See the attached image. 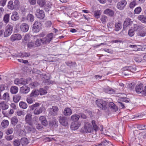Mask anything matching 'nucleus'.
I'll return each instance as SVG.
<instances>
[{"instance_id": "nucleus-63", "label": "nucleus", "mask_w": 146, "mask_h": 146, "mask_svg": "<svg viewBox=\"0 0 146 146\" xmlns=\"http://www.w3.org/2000/svg\"><path fill=\"white\" fill-rule=\"evenodd\" d=\"M5 85L3 84L1 85L0 87V91L1 92L2 91L4 90L5 89Z\"/></svg>"}, {"instance_id": "nucleus-22", "label": "nucleus", "mask_w": 146, "mask_h": 146, "mask_svg": "<svg viewBox=\"0 0 146 146\" xmlns=\"http://www.w3.org/2000/svg\"><path fill=\"white\" fill-rule=\"evenodd\" d=\"M30 56V54L29 52H20L18 54V56L19 57L21 58H24V57H29Z\"/></svg>"}, {"instance_id": "nucleus-14", "label": "nucleus", "mask_w": 146, "mask_h": 146, "mask_svg": "<svg viewBox=\"0 0 146 146\" xmlns=\"http://www.w3.org/2000/svg\"><path fill=\"white\" fill-rule=\"evenodd\" d=\"M86 119V115L83 113H80L78 114H74L71 116V119Z\"/></svg>"}, {"instance_id": "nucleus-56", "label": "nucleus", "mask_w": 146, "mask_h": 146, "mask_svg": "<svg viewBox=\"0 0 146 146\" xmlns=\"http://www.w3.org/2000/svg\"><path fill=\"white\" fill-rule=\"evenodd\" d=\"M107 17L105 15L102 16L101 19V20L103 23L105 22L107 20Z\"/></svg>"}, {"instance_id": "nucleus-57", "label": "nucleus", "mask_w": 146, "mask_h": 146, "mask_svg": "<svg viewBox=\"0 0 146 146\" xmlns=\"http://www.w3.org/2000/svg\"><path fill=\"white\" fill-rule=\"evenodd\" d=\"M18 122V119H11V123L14 125H16Z\"/></svg>"}, {"instance_id": "nucleus-24", "label": "nucleus", "mask_w": 146, "mask_h": 146, "mask_svg": "<svg viewBox=\"0 0 146 146\" xmlns=\"http://www.w3.org/2000/svg\"><path fill=\"white\" fill-rule=\"evenodd\" d=\"M1 99L5 100L6 101H8L9 100V93L6 92L4 93L1 97Z\"/></svg>"}, {"instance_id": "nucleus-51", "label": "nucleus", "mask_w": 146, "mask_h": 146, "mask_svg": "<svg viewBox=\"0 0 146 146\" xmlns=\"http://www.w3.org/2000/svg\"><path fill=\"white\" fill-rule=\"evenodd\" d=\"M135 31L133 29H129L128 31V34L130 36H132L134 35Z\"/></svg>"}, {"instance_id": "nucleus-11", "label": "nucleus", "mask_w": 146, "mask_h": 146, "mask_svg": "<svg viewBox=\"0 0 146 146\" xmlns=\"http://www.w3.org/2000/svg\"><path fill=\"white\" fill-rule=\"evenodd\" d=\"M36 17L39 19H43L44 17V13L42 10L38 9L36 10Z\"/></svg>"}, {"instance_id": "nucleus-60", "label": "nucleus", "mask_w": 146, "mask_h": 146, "mask_svg": "<svg viewBox=\"0 0 146 146\" xmlns=\"http://www.w3.org/2000/svg\"><path fill=\"white\" fill-rule=\"evenodd\" d=\"M144 96H146V86H145L144 89L143 88V89L141 93Z\"/></svg>"}, {"instance_id": "nucleus-53", "label": "nucleus", "mask_w": 146, "mask_h": 146, "mask_svg": "<svg viewBox=\"0 0 146 146\" xmlns=\"http://www.w3.org/2000/svg\"><path fill=\"white\" fill-rule=\"evenodd\" d=\"M14 136L13 135H7L5 136V138L7 141H11L14 138Z\"/></svg>"}, {"instance_id": "nucleus-10", "label": "nucleus", "mask_w": 146, "mask_h": 146, "mask_svg": "<svg viewBox=\"0 0 146 146\" xmlns=\"http://www.w3.org/2000/svg\"><path fill=\"white\" fill-rule=\"evenodd\" d=\"M14 82L15 84L18 85L26 84L28 82L27 80L23 78H21L20 79L16 78L14 80Z\"/></svg>"}, {"instance_id": "nucleus-26", "label": "nucleus", "mask_w": 146, "mask_h": 146, "mask_svg": "<svg viewBox=\"0 0 146 146\" xmlns=\"http://www.w3.org/2000/svg\"><path fill=\"white\" fill-rule=\"evenodd\" d=\"M60 123L62 125L66 126L68 125V119H59Z\"/></svg>"}, {"instance_id": "nucleus-37", "label": "nucleus", "mask_w": 146, "mask_h": 146, "mask_svg": "<svg viewBox=\"0 0 146 146\" xmlns=\"http://www.w3.org/2000/svg\"><path fill=\"white\" fill-rule=\"evenodd\" d=\"M9 14H5L4 16L3 21L4 22L6 23L7 24L8 23L9 21Z\"/></svg>"}, {"instance_id": "nucleus-21", "label": "nucleus", "mask_w": 146, "mask_h": 146, "mask_svg": "<svg viewBox=\"0 0 146 146\" xmlns=\"http://www.w3.org/2000/svg\"><path fill=\"white\" fill-rule=\"evenodd\" d=\"M110 107L111 111L113 112H115L118 110L117 107L112 102H110Z\"/></svg>"}, {"instance_id": "nucleus-40", "label": "nucleus", "mask_w": 146, "mask_h": 146, "mask_svg": "<svg viewBox=\"0 0 146 146\" xmlns=\"http://www.w3.org/2000/svg\"><path fill=\"white\" fill-rule=\"evenodd\" d=\"M39 92L41 95H44L47 93V90L44 88H41L40 89Z\"/></svg>"}, {"instance_id": "nucleus-59", "label": "nucleus", "mask_w": 146, "mask_h": 146, "mask_svg": "<svg viewBox=\"0 0 146 146\" xmlns=\"http://www.w3.org/2000/svg\"><path fill=\"white\" fill-rule=\"evenodd\" d=\"M31 113L30 112L27 113L25 118V119H31Z\"/></svg>"}, {"instance_id": "nucleus-54", "label": "nucleus", "mask_w": 146, "mask_h": 146, "mask_svg": "<svg viewBox=\"0 0 146 146\" xmlns=\"http://www.w3.org/2000/svg\"><path fill=\"white\" fill-rule=\"evenodd\" d=\"M13 131V129L12 128H9L6 131V134L7 135H9L10 134H12Z\"/></svg>"}, {"instance_id": "nucleus-23", "label": "nucleus", "mask_w": 146, "mask_h": 146, "mask_svg": "<svg viewBox=\"0 0 146 146\" xmlns=\"http://www.w3.org/2000/svg\"><path fill=\"white\" fill-rule=\"evenodd\" d=\"M18 91V88L17 86H12L11 87L10 89L11 93L12 94H15L17 93Z\"/></svg>"}, {"instance_id": "nucleus-38", "label": "nucleus", "mask_w": 146, "mask_h": 146, "mask_svg": "<svg viewBox=\"0 0 146 146\" xmlns=\"http://www.w3.org/2000/svg\"><path fill=\"white\" fill-rule=\"evenodd\" d=\"M19 106L21 108L23 109H25L27 108L28 106L26 103L23 102H19Z\"/></svg>"}, {"instance_id": "nucleus-4", "label": "nucleus", "mask_w": 146, "mask_h": 146, "mask_svg": "<svg viewBox=\"0 0 146 146\" xmlns=\"http://www.w3.org/2000/svg\"><path fill=\"white\" fill-rule=\"evenodd\" d=\"M53 37V34L50 33L45 37L41 38L42 43L43 44H47L50 43Z\"/></svg>"}, {"instance_id": "nucleus-3", "label": "nucleus", "mask_w": 146, "mask_h": 146, "mask_svg": "<svg viewBox=\"0 0 146 146\" xmlns=\"http://www.w3.org/2000/svg\"><path fill=\"white\" fill-rule=\"evenodd\" d=\"M19 7V2L18 0H15L14 3L12 1H10L8 2L7 7L10 10H18Z\"/></svg>"}, {"instance_id": "nucleus-49", "label": "nucleus", "mask_w": 146, "mask_h": 146, "mask_svg": "<svg viewBox=\"0 0 146 146\" xmlns=\"http://www.w3.org/2000/svg\"><path fill=\"white\" fill-rule=\"evenodd\" d=\"M136 5V1H134L130 3L129 7L131 9H133Z\"/></svg>"}, {"instance_id": "nucleus-39", "label": "nucleus", "mask_w": 146, "mask_h": 146, "mask_svg": "<svg viewBox=\"0 0 146 146\" xmlns=\"http://www.w3.org/2000/svg\"><path fill=\"white\" fill-rule=\"evenodd\" d=\"M8 121L7 120L4 119L1 123L2 126L4 127H6L9 125Z\"/></svg>"}, {"instance_id": "nucleus-2", "label": "nucleus", "mask_w": 146, "mask_h": 146, "mask_svg": "<svg viewBox=\"0 0 146 146\" xmlns=\"http://www.w3.org/2000/svg\"><path fill=\"white\" fill-rule=\"evenodd\" d=\"M40 104L36 103L30 107V110H34L33 112L35 114H39L42 112L43 109L42 106L40 107Z\"/></svg>"}, {"instance_id": "nucleus-64", "label": "nucleus", "mask_w": 146, "mask_h": 146, "mask_svg": "<svg viewBox=\"0 0 146 146\" xmlns=\"http://www.w3.org/2000/svg\"><path fill=\"white\" fill-rule=\"evenodd\" d=\"M46 24L47 27H50L51 25V22L50 21H48L46 22Z\"/></svg>"}, {"instance_id": "nucleus-18", "label": "nucleus", "mask_w": 146, "mask_h": 146, "mask_svg": "<svg viewBox=\"0 0 146 146\" xmlns=\"http://www.w3.org/2000/svg\"><path fill=\"white\" fill-rule=\"evenodd\" d=\"M19 18L18 13L16 11L13 12V13L12 15L11 16V20L16 21L18 20Z\"/></svg>"}, {"instance_id": "nucleus-61", "label": "nucleus", "mask_w": 146, "mask_h": 146, "mask_svg": "<svg viewBox=\"0 0 146 146\" xmlns=\"http://www.w3.org/2000/svg\"><path fill=\"white\" fill-rule=\"evenodd\" d=\"M42 124L44 126H46L48 125V122L46 119H44L41 122Z\"/></svg>"}, {"instance_id": "nucleus-62", "label": "nucleus", "mask_w": 146, "mask_h": 146, "mask_svg": "<svg viewBox=\"0 0 146 146\" xmlns=\"http://www.w3.org/2000/svg\"><path fill=\"white\" fill-rule=\"evenodd\" d=\"M36 0H29V1L31 5H34L36 4Z\"/></svg>"}, {"instance_id": "nucleus-55", "label": "nucleus", "mask_w": 146, "mask_h": 146, "mask_svg": "<svg viewBox=\"0 0 146 146\" xmlns=\"http://www.w3.org/2000/svg\"><path fill=\"white\" fill-rule=\"evenodd\" d=\"M7 0H0V6L4 7L6 5Z\"/></svg>"}, {"instance_id": "nucleus-19", "label": "nucleus", "mask_w": 146, "mask_h": 146, "mask_svg": "<svg viewBox=\"0 0 146 146\" xmlns=\"http://www.w3.org/2000/svg\"><path fill=\"white\" fill-rule=\"evenodd\" d=\"M132 23V21L129 19H126L125 21L123 24V29L124 30L126 29V27Z\"/></svg>"}, {"instance_id": "nucleus-32", "label": "nucleus", "mask_w": 146, "mask_h": 146, "mask_svg": "<svg viewBox=\"0 0 146 146\" xmlns=\"http://www.w3.org/2000/svg\"><path fill=\"white\" fill-rule=\"evenodd\" d=\"M30 38L31 36L30 35L27 34L24 36V40H23V42L25 43H27L30 41Z\"/></svg>"}, {"instance_id": "nucleus-46", "label": "nucleus", "mask_w": 146, "mask_h": 146, "mask_svg": "<svg viewBox=\"0 0 146 146\" xmlns=\"http://www.w3.org/2000/svg\"><path fill=\"white\" fill-rule=\"evenodd\" d=\"M32 97L30 96L27 97V101L29 104H32L34 101V100Z\"/></svg>"}, {"instance_id": "nucleus-31", "label": "nucleus", "mask_w": 146, "mask_h": 146, "mask_svg": "<svg viewBox=\"0 0 146 146\" xmlns=\"http://www.w3.org/2000/svg\"><path fill=\"white\" fill-rule=\"evenodd\" d=\"M122 24L120 22L116 23L115 24V30L116 31H118L122 27Z\"/></svg>"}, {"instance_id": "nucleus-20", "label": "nucleus", "mask_w": 146, "mask_h": 146, "mask_svg": "<svg viewBox=\"0 0 146 146\" xmlns=\"http://www.w3.org/2000/svg\"><path fill=\"white\" fill-rule=\"evenodd\" d=\"M64 114L66 116L70 115L72 113V111L71 109L68 108H66L63 112Z\"/></svg>"}, {"instance_id": "nucleus-47", "label": "nucleus", "mask_w": 146, "mask_h": 146, "mask_svg": "<svg viewBox=\"0 0 146 146\" xmlns=\"http://www.w3.org/2000/svg\"><path fill=\"white\" fill-rule=\"evenodd\" d=\"M21 141L18 139H15L13 142L14 146H19L21 144Z\"/></svg>"}, {"instance_id": "nucleus-36", "label": "nucleus", "mask_w": 146, "mask_h": 146, "mask_svg": "<svg viewBox=\"0 0 146 146\" xmlns=\"http://www.w3.org/2000/svg\"><path fill=\"white\" fill-rule=\"evenodd\" d=\"M37 3L41 7H43L46 4V2L44 0H37Z\"/></svg>"}, {"instance_id": "nucleus-28", "label": "nucleus", "mask_w": 146, "mask_h": 146, "mask_svg": "<svg viewBox=\"0 0 146 146\" xmlns=\"http://www.w3.org/2000/svg\"><path fill=\"white\" fill-rule=\"evenodd\" d=\"M26 20L28 22H33L34 21V17L31 14H29L26 18Z\"/></svg>"}, {"instance_id": "nucleus-29", "label": "nucleus", "mask_w": 146, "mask_h": 146, "mask_svg": "<svg viewBox=\"0 0 146 146\" xmlns=\"http://www.w3.org/2000/svg\"><path fill=\"white\" fill-rule=\"evenodd\" d=\"M138 19L142 22L146 23V16L143 15H139L137 17Z\"/></svg>"}, {"instance_id": "nucleus-33", "label": "nucleus", "mask_w": 146, "mask_h": 146, "mask_svg": "<svg viewBox=\"0 0 146 146\" xmlns=\"http://www.w3.org/2000/svg\"><path fill=\"white\" fill-rule=\"evenodd\" d=\"M21 98V96L20 95L18 94L13 96V100L14 102L15 103H17L19 101Z\"/></svg>"}, {"instance_id": "nucleus-7", "label": "nucleus", "mask_w": 146, "mask_h": 146, "mask_svg": "<svg viewBox=\"0 0 146 146\" xmlns=\"http://www.w3.org/2000/svg\"><path fill=\"white\" fill-rule=\"evenodd\" d=\"M42 25L40 22L35 21L33 25V31L35 33L38 32L41 29Z\"/></svg>"}, {"instance_id": "nucleus-45", "label": "nucleus", "mask_w": 146, "mask_h": 146, "mask_svg": "<svg viewBox=\"0 0 146 146\" xmlns=\"http://www.w3.org/2000/svg\"><path fill=\"white\" fill-rule=\"evenodd\" d=\"M39 84L37 82H34L30 84V86L32 88H35Z\"/></svg>"}, {"instance_id": "nucleus-8", "label": "nucleus", "mask_w": 146, "mask_h": 146, "mask_svg": "<svg viewBox=\"0 0 146 146\" xmlns=\"http://www.w3.org/2000/svg\"><path fill=\"white\" fill-rule=\"evenodd\" d=\"M96 103L98 106L104 110L107 108V103L102 100L99 99L96 101Z\"/></svg>"}, {"instance_id": "nucleus-30", "label": "nucleus", "mask_w": 146, "mask_h": 146, "mask_svg": "<svg viewBox=\"0 0 146 146\" xmlns=\"http://www.w3.org/2000/svg\"><path fill=\"white\" fill-rule=\"evenodd\" d=\"M39 91L38 90H34L32 91L30 94L31 97H36L39 94Z\"/></svg>"}, {"instance_id": "nucleus-27", "label": "nucleus", "mask_w": 146, "mask_h": 146, "mask_svg": "<svg viewBox=\"0 0 146 146\" xmlns=\"http://www.w3.org/2000/svg\"><path fill=\"white\" fill-rule=\"evenodd\" d=\"M143 88V85L142 84L137 85L135 88L136 92L138 93H140Z\"/></svg>"}, {"instance_id": "nucleus-15", "label": "nucleus", "mask_w": 146, "mask_h": 146, "mask_svg": "<svg viewBox=\"0 0 146 146\" xmlns=\"http://www.w3.org/2000/svg\"><path fill=\"white\" fill-rule=\"evenodd\" d=\"M20 28L22 31L24 32H26L29 29V26L27 24L23 23L21 25Z\"/></svg>"}, {"instance_id": "nucleus-52", "label": "nucleus", "mask_w": 146, "mask_h": 146, "mask_svg": "<svg viewBox=\"0 0 146 146\" xmlns=\"http://www.w3.org/2000/svg\"><path fill=\"white\" fill-rule=\"evenodd\" d=\"M136 70V68L135 66H129V71L132 72H134Z\"/></svg>"}, {"instance_id": "nucleus-25", "label": "nucleus", "mask_w": 146, "mask_h": 146, "mask_svg": "<svg viewBox=\"0 0 146 146\" xmlns=\"http://www.w3.org/2000/svg\"><path fill=\"white\" fill-rule=\"evenodd\" d=\"M58 122H56L55 121L53 120L50 121L49 123V126L52 128H55L57 127L58 125Z\"/></svg>"}, {"instance_id": "nucleus-43", "label": "nucleus", "mask_w": 146, "mask_h": 146, "mask_svg": "<svg viewBox=\"0 0 146 146\" xmlns=\"http://www.w3.org/2000/svg\"><path fill=\"white\" fill-rule=\"evenodd\" d=\"M42 43L41 38L40 39H37L35 42V44L36 46H40Z\"/></svg>"}, {"instance_id": "nucleus-44", "label": "nucleus", "mask_w": 146, "mask_h": 146, "mask_svg": "<svg viewBox=\"0 0 146 146\" xmlns=\"http://www.w3.org/2000/svg\"><path fill=\"white\" fill-rule=\"evenodd\" d=\"M141 29V26L135 24L134 25L133 28V29L135 31H138Z\"/></svg>"}, {"instance_id": "nucleus-35", "label": "nucleus", "mask_w": 146, "mask_h": 146, "mask_svg": "<svg viewBox=\"0 0 146 146\" xmlns=\"http://www.w3.org/2000/svg\"><path fill=\"white\" fill-rule=\"evenodd\" d=\"M1 108L3 110H6L8 108V106L4 102H2L0 103Z\"/></svg>"}, {"instance_id": "nucleus-42", "label": "nucleus", "mask_w": 146, "mask_h": 146, "mask_svg": "<svg viewBox=\"0 0 146 146\" xmlns=\"http://www.w3.org/2000/svg\"><path fill=\"white\" fill-rule=\"evenodd\" d=\"M101 14V13L100 11H96L94 12V16L97 19L100 18Z\"/></svg>"}, {"instance_id": "nucleus-16", "label": "nucleus", "mask_w": 146, "mask_h": 146, "mask_svg": "<svg viewBox=\"0 0 146 146\" xmlns=\"http://www.w3.org/2000/svg\"><path fill=\"white\" fill-rule=\"evenodd\" d=\"M30 90V88L25 85H24L20 89V92L23 94H27L29 92Z\"/></svg>"}, {"instance_id": "nucleus-13", "label": "nucleus", "mask_w": 146, "mask_h": 146, "mask_svg": "<svg viewBox=\"0 0 146 146\" xmlns=\"http://www.w3.org/2000/svg\"><path fill=\"white\" fill-rule=\"evenodd\" d=\"M22 36L21 35L18 33L12 35L10 38V39L12 42L15 40H19L21 39Z\"/></svg>"}, {"instance_id": "nucleus-1", "label": "nucleus", "mask_w": 146, "mask_h": 146, "mask_svg": "<svg viewBox=\"0 0 146 146\" xmlns=\"http://www.w3.org/2000/svg\"><path fill=\"white\" fill-rule=\"evenodd\" d=\"M80 132L84 133H91L93 132L92 125L88 122H85L83 127L82 128Z\"/></svg>"}, {"instance_id": "nucleus-9", "label": "nucleus", "mask_w": 146, "mask_h": 146, "mask_svg": "<svg viewBox=\"0 0 146 146\" xmlns=\"http://www.w3.org/2000/svg\"><path fill=\"white\" fill-rule=\"evenodd\" d=\"M49 111V114L50 115H56L57 114V112L58 111V108L55 106L52 107V108L48 109Z\"/></svg>"}, {"instance_id": "nucleus-58", "label": "nucleus", "mask_w": 146, "mask_h": 146, "mask_svg": "<svg viewBox=\"0 0 146 146\" xmlns=\"http://www.w3.org/2000/svg\"><path fill=\"white\" fill-rule=\"evenodd\" d=\"M27 44L28 47L30 48H31L34 46V43L31 41H29Z\"/></svg>"}, {"instance_id": "nucleus-48", "label": "nucleus", "mask_w": 146, "mask_h": 146, "mask_svg": "<svg viewBox=\"0 0 146 146\" xmlns=\"http://www.w3.org/2000/svg\"><path fill=\"white\" fill-rule=\"evenodd\" d=\"M138 35L141 36L143 37L146 35V32L143 31H140L138 32Z\"/></svg>"}, {"instance_id": "nucleus-17", "label": "nucleus", "mask_w": 146, "mask_h": 146, "mask_svg": "<svg viewBox=\"0 0 146 146\" xmlns=\"http://www.w3.org/2000/svg\"><path fill=\"white\" fill-rule=\"evenodd\" d=\"M92 124L93 131L94 130L96 132H97L99 129L98 123L93 120L92 121Z\"/></svg>"}, {"instance_id": "nucleus-12", "label": "nucleus", "mask_w": 146, "mask_h": 146, "mask_svg": "<svg viewBox=\"0 0 146 146\" xmlns=\"http://www.w3.org/2000/svg\"><path fill=\"white\" fill-rule=\"evenodd\" d=\"M127 3L125 0H122L117 4V9L121 10H123L125 7Z\"/></svg>"}, {"instance_id": "nucleus-34", "label": "nucleus", "mask_w": 146, "mask_h": 146, "mask_svg": "<svg viewBox=\"0 0 146 146\" xmlns=\"http://www.w3.org/2000/svg\"><path fill=\"white\" fill-rule=\"evenodd\" d=\"M21 143L22 146H25L27 145L29 143L28 139L25 138H23L21 139Z\"/></svg>"}, {"instance_id": "nucleus-5", "label": "nucleus", "mask_w": 146, "mask_h": 146, "mask_svg": "<svg viewBox=\"0 0 146 146\" xmlns=\"http://www.w3.org/2000/svg\"><path fill=\"white\" fill-rule=\"evenodd\" d=\"M79 119H75V120L73 121L70 125V128L73 130L78 129L81 125V123L78 121Z\"/></svg>"}, {"instance_id": "nucleus-50", "label": "nucleus", "mask_w": 146, "mask_h": 146, "mask_svg": "<svg viewBox=\"0 0 146 146\" xmlns=\"http://www.w3.org/2000/svg\"><path fill=\"white\" fill-rule=\"evenodd\" d=\"M17 114L19 116H21L22 115H25V113L23 111L19 110L17 112Z\"/></svg>"}, {"instance_id": "nucleus-41", "label": "nucleus", "mask_w": 146, "mask_h": 146, "mask_svg": "<svg viewBox=\"0 0 146 146\" xmlns=\"http://www.w3.org/2000/svg\"><path fill=\"white\" fill-rule=\"evenodd\" d=\"M141 10L142 9L141 7H137L135 8L134 10L135 13L137 14H139L141 11Z\"/></svg>"}, {"instance_id": "nucleus-6", "label": "nucleus", "mask_w": 146, "mask_h": 146, "mask_svg": "<svg viewBox=\"0 0 146 146\" xmlns=\"http://www.w3.org/2000/svg\"><path fill=\"white\" fill-rule=\"evenodd\" d=\"M13 29V26L10 24H8L4 32V36L7 37L10 35L12 32Z\"/></svg>"}]
</instances>
